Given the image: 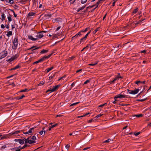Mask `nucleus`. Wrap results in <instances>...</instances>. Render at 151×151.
<instances>
[{
  "label": "nucleus",
  "instance_id": "bb28decb",
  "mask_svg": "<svg viewBox=\"0 0 151 151\" xmlns=\"http://www.w3.org/2000/svg\"><path fill=\"white\" fill-rule=\"evenodd\" d=\"M99 28H96L95 30L93 32V34H95L97 31H99Z\"/></svg>",
  "mask_w": 151,
  "mask_h": 151
},
{
  "label": "nucleus",
  "instance_id": "b1692460",
  "mask_svg": "<svg viewBox=\"0 0 151 151\" xmlns=\"http://www.w3.org/2000/svg\"><path fill=\"white\" fill-rule=\"evenodd\" d=\"M19 65H18L17 66H16L15 67H14V68L11 69L10 70H16L17 69H18V68H19Z\"/></svg>",
  "mask_w": 151,
  "mask_h": 151
},
{
  "label": "nucleus",
  "instance_id": "1a4fd4ad",
  "mask_svg": "<svg viewBox=\"0 0 151 151\" xmlns=\"http://www.w3.org/2000/svg\"><path fill=\"white\" fill-rule=\"evenodd\" d=\"M35 13L33 12H29L27 15V18L28 19H32L33 18V16L35 15Z\"/></svg>",
  "mask_w": 151,
  "mask_h": 151
},
{
  "label": "nucleus",
  "instance_id": "7ed1b4c3",
  "mask_svg": "<svg viewBox=\"0 0 151 151\" xmlns=\"http://www.w3.org/2000/svg\"><path fill=\"white\" fill-rule=\"evenodd\" d=\"M8 54L7 51L6 50H4L3 51L0 53V60L6 56Z\"/></svg>",
  "mask_w": 151,
  "mask_h": 151
},
{
  "label": "nucleus",
  "instance_id": "09e8293b",
  "mask_svg": "<svg viewBox=\"0 0 151 151\" xmlns=\"http://www.w3.org/2000/svg\"><path fill=\"white\" fill-rule=\"evenodd\" d=\"M6 145H4L3 146L1 147V149H4V148H6Z\"/></svg>",
  "mask_w": 151,
  "mask_h": 151
},
{
  "label": "nucleus",
  "instance_id": "4c0bfd02",
  "mask_svg": "<svg viewBox=\"0 0 151 151\" xmlns=\"http://www.w3.org/2000/svg\"><path fill=\"white\" fill-rule=\"evenodd\" d=\"M97 63H90V64H89L88 65H91V66H94V65H96L97 64Z\"/></svg>",
  "mask_w": 151,
  "mask_h": 151
},
{
  "label": "nucleus",
  "instance_id": "a211bd4d",
  "mask_svg": "<svg viewBox=\"0 0 151 151\" xmlns=\"http://www.w3.org/2000/svg\"><path fill=\"white\" fill-rule=\"evenodd\" d=\"M20 131H17L14 132H12V134L14 135H16L17 134H18L20 132Z\"/></svg>",
  "mask_w": 151,
  "mask_h": 151
},
{
  "label": "nucleus",
  "instance_id": "bf43d9fd",
  "mask_svg": "<svg viewBox=\"0 0 151 151\" xmlns=\"http://www.w3.org/2000/svg\"><path fill=\"white\" fill-rule=\"evenodd\" d=\"M76 0H70V3L73 4V3H74V2H75V1Z\"/></svg>",
  "mask_w": 151,
  "mask_h": 151
},
{
  "label": "nucleus",
  "instance_id": "4d7b16f0",
  "mask_svg": "<svg viewBox=\"0 0 151 151\" xmlns=\"http://www.w3.org/2000/svg\"><path fill=\"white\" fill-rule=\"evenodd\" d=\"M102 115H103V114H99L98 115H97L96 116V118H97L98 117L101 116Z\"/></svg>",
  "mask_w": 151,
  "mask_h": 151
},
{
  "label": "nucleus",
  "instance_id": "423d86ee",
  "mask_svg": "<svg viewBox=\"0 0 151 151\" xmlns=\"http://www.w3.org/2000/svg\"><path fill=\"white\" fill-rule=\"evenodd\" d=\"M60 86L59 85H58L53 87V88L52 89L50 88L47 90L46 92L50 91L51 92H54L56 91L58 88V87Z\"/></svg>",
  "mask_w": 151,
  "mask_h": 151
},
{
  "label": "nucleus",
  "instance_id": "72a5a7b5",
  "mask_svg": "<svg viewBox=\"0 0 151 151\" xmlns=\"http://www.w3.org/2000/svg\"><path fill=\"white\" fill-rule=\"evenodd\" d=\"M52 75H51L49 77V80L51 79L54 76H55V74H52Z\"/></svg>",
  "mask_w": 151,
  "mask_h": 151
},
{
  "label": "nucleus",
  "instance_id": "20e7f679",
  "mask_svg": "<svg viewBox=\"0 0 151 151\" xmlns=\"http://www.w3.org/2000/svg\"><path fill=\"white\" fill-rule=\"evenodd\" d=\"M122 93L123 92H122L120 94L115 96L114 97V99H116L118 98L121 99L122 98H127V96L122 94Z\"/></svg>",
  "mask_w": 151,
  "mask_h": 151
},
{
  "label": "nucleus",
  "instance_id": "2eb2a0df",
  "mask_svg": "<svg viewBox=\"0 0 151 151\" xmlns=\"http://www.w3.org/2000/svg\"><path fill=\"white\" fill-rule=\"evenodd\" d=\"M45 129V127H43L42 129V130L39 132V133L40 135H42L43 134H45V131L44 130Z\"/></svg>",
  "mask_w": 151,
  "mask_h": 151
},
{
  "label": "nucleus",
  "instance_id": "de8ad7c7",
  "mask_svg": "<svg viewBox=\"0 0 151 151\" xmlns=\"http://www.w3.org/2000/svg\"><path fill=\"white\" fill-rule=\"evenodd\" d=\"M145 19H143L142 20H140V21H139L138 22L136 23V24H140V23L143 21Z\"/></svg>",
  "mask_w": 151,
  "mask_h": 151
},
{
  "label": "nucleus",
  "instance_id": "f257e3e1",
  "mask_svg": "<svg viewBox=\"0 0 151 151\" xmlns=\"http://www.w3.org/2000/svg\"><path fill=\"white\" fill-rule=\"evenodd\" d=\"M44 35L42 33H40V32H38L36 33V35L35 36V38H34L32 36H28V38L32 41H36L41 38Z\"/></svg>",
  "mask_w": 151,
  "mask_h": 151
},
{
  "label": "nucleus",
  "instance_id": "dca6fc26",
  "mask_svg": "<svg viewBox=\"0 0 151 151\" xmlns=\"http://www.w3.org/2000/svg\"><path fill=\"white\" fill-rule=\"evenodd\" d=\"M48 51H49L48 50H45L43 49L42 51H41L40 53L41 54H43L45 53H47V52H48Z\"/></svg>",
  "mask_w": 151,
  "mask_h": 151
},
{
  "label": "nucleus",
  "instance_id": "a878e982",
  "mask_svg": "<svg viewBox=\"0 0 151 151\" xmlns=\"http://www.w3.org/2000/svg\"><path fill=\"white\" fill-rule=\"evenodd\" d=\"M9 16H8L7 18L9 22H10L12 20V19L11 18V15L10 14H9Z\"/></svg>",
  "mask_w": 151,
  "mask_h": 151
},
{
  "label": "nucleus",
  "instance_id": "f8f14e48",
  "mask_svg": "<svg viewBox=\"0 0 151 151\" xmlns=\"http://www.w3.org/2000/svg\"><path fill=\"white\" fill-rule=\"evenodd\" d=\"M34 128H31L28 131L26 132H24L23 133L25 134L31 133L32 132V131L34 130Z\"/></svg>",
  "mask_w": 151,
  "mask_h": 151
},
{
  "label": "nucleus",
  "instance_id": "9d476101",
  "mask_svg": "<svg viewBox=\"0 0 151 151\" xmlns=\"http://www.w3.org/2000/svg\"><path fill=\"white\" fill-rule=\"evenodd\" d=\"M18 57V55H15L9 59L8 61L11 62L14 60L15 59H17Z\"/></svg>",
  "mask_w": 151,
  "mask_h": 151
},
{
  "label": "nucleus",
  "instance_id": "79ce46f5",
  "mask_svg": "<svg viewBox=\"0 0 151 151\" xmlns=\"http://www.w3.org/2000/svg\"><path fill=\"white\" fill-rule=\"evenodd\" d=\"M29 138H27V139H25V143L26 144L28 143Z\"/></svg>",
  "mask_w": 151,
  "mask_h": 151
},
{
  "label": "nucleus",
  "instance_id": "412c9836",
  "mask_svg": "<svg viewBox=\"0 0 151 151\" xmlns=\"http://www.w3.org/2000/svg\"><path fill=\"white\" fill-rule=\"evenodd\" d=\"M112 141H113L112 140H111V139H109L105 141L104 142V143H108V142H111V143H112Z\"/></svg>",
  "mask_w": 151,
  "mask_h": 151
},
{
  "label": "nucleus",
  "instance_id": "473e14b6",
  "mask_svg": "<svg viewBox=\"0 0 151 151\" xmlns=\"http://www.w3.org/2000/svg\"><path fill=\"white\" fill-rule=\"evenodd\" d=\"M86 5H83V6H82L81 7L79 8L81 10L83 9L86 6Z\"/></svg>",
  "mask_w": 151,
  "mask_h": 151
},
{
  "label": "nucleus",
  "instance_id": "cd10ccee",
  "mask_svg": "<svg viewBox=\"0 0 151 151\" xmlns=\"http://www.w3.org/2000/svg\"><path fill=\"white\" fill-rule=\"evenodd\" d=\"M89 29V27H87L84 30H82V32L83 33H84L87 32Z\"/></svg>",
  "mask_w": 151,
  "mask_h": 151
},
{
  "label": "nucleus",
  "instance_id": "5701e85b",
  "mask_svg": "<svg viewBox=\"0 0 151 151\" xmlns=\"http://www.w3.org/2000/svg\"><path fill=\"white\" fill-rule=\"evenodd\" d=\"M28 143L29 144H32L35 142V141L32 140H29V139L28 142Z\"/></svg>",
  "mask_w": 151,
  "mask_h": 151
},
{
  "label": "nucleus",
  "instance_id": "3c124183",
  "mask_svg": "<svg viewBox=\"0 0 151 151\" xmlns=\"http://www.w3.org/2000/svg\"><path fill=\"white\" fill-rule=\"evenodd\" d=\"M40 62H40V60H37V61H36V62H34L33 63V64H36L38 63H40Z\"/></svg>",
  "mask_w": 151,
  "mask_h": 151
},
{
  "label": "nucleus",
  "instance_id": "0e129e2a",
  "mask_svg": "<svg viewBox=\"0 0 151 151\" xmlns=\"http://www.w3.org/2000/svg\"><path fill=\"white\" fill-rule=\"evenodd\" d=\"M20 147H14V148H12V149H11L10 150H16V149H17L18 148H19Z\"/></svg>",
  "mask_w": 151,
  "mask_h": 151
},
{
  "label": "nucleus",
  "instance_id": "2f4dec72",
  "mask_svg": "<svg viewBox=\"0 0 151 151\" xmlns=\"http://www.w3.org/2000/svg\"><path fill=\"white\" fill-rule=\"evenodd\" d=\"M79 103V102H76V103L72 104L70 105V106H73L76 105H77V104H78Z\"/></svg>",
  "mask_w": 151,
  "mask_h": 151
},
{
  "label": "nucleus",
  "instance_id": "338daca9",
  "mask_svg": "<svg viewBox=\"0 0 151 151\" xmlns=\"http://www.w3.org/2000/svg\"><path fill=\"white\" fill-rule=\"evenodd\" d=\"M25 1L22 0L20 1V2L21 4H24L25 3Z\"/></svg>",
  "mask_w": 151,
  "mask_h": 151
},
{
  "label": "nucleus",
  "instance_id": "c9c22d12",
  "mask_svg": "<svg viewBox=\"0 0 151 151\" xmlns=\"http://www.w3.org/2000/svg\"><path fill=\"white\" fill-rule=\"evenodd\" d=\"M138 11V8H137L134 10V11L133 12V13H134V14H136L137 12Z\"/></svg>",
  "mask_w": 151,
  "mask_h": 151
},
{
  "label": "nucleus",
  "instance_id": "7c9ffc66",
  "mask_svg": "<svg viewBox=\"0 0 151 151\" xmlns=\"http://www.w3.org/2000/svg\"><path fill=\"white\" fill-rule=\"evenodd\" d=\"M44 83H45V82H44L42 81V82H40L38 84V86H41L43 85L44 84Z\"/></svg>",
  "mask_w": 151,
  "mask_h": 151
},
{
  "label": "nucleus",
  "instance_id": "0eeeda50",
  "mask_svg": "<svg viewBox=\"0 0 151 151\" xmlns=\"http://www.w3.org/2000/svg\"><path fill=\"white\" fill-rule=\"evenodd\" d=\"M120 78H122V77L120 75V74L119 73L118 75L115 77L114 79L111 81V82L112 83H114L115 81L119 80Z\"/></svg>",
  "mask_w": 151,
  "mask_h": 151
},
{
  "label": "nucleus",
  "instance_id": "a18cd8bd",
  "mask_svg": "<svg viewBox=\"0 0 151 151\" xmlns=\"http://www.w3.org/2000/svg\"><path fill=\"white\" fill-rule=\"evenodd\" d=\"M9 3L11 4H13L14 3L13 0H9Z\"/></svg>",
  "mask_w": 151,
  "mask_h": 151
},
{
  "label": "nucleus",
  "instance_id": "e2e57ef3",
  "mask_svg": "<svg viewBox=\"0 0 151 151\" xmlns=\"http://www.w3.org/2000/svg\"><path fill=\"white\" fill-rule=\"evenodd\" d=\"M139 83H141V81H138L135 82V83L137 84H138Z\"/></svg>",
  "mask_w": 151,
  "mask_h": 151
},
{
  "label": "nucleus",
  "instance_id": "69168bd1",
  "mask_svg": "<svg viewBox=\"0 0 151 151\" xmlns=\"http://www.w3.org/2000/svg\"><path fill=\"white\" fill-rule=\"evenodd\" d=\"M69 147H70V145L69 144H68L65 146L66 148L67 149Z\"/></svg>",
  "mask_w": 151,
  "mask_h": 151
},
{
  "label": "nucleus",
  "instance_id": "9b49d317",
  "mask_svg": "<svg viewBox=\"0 0 151 151\" xmlns=\"http://www.w3.org/2000/svg\"><path fill=\"white\" fill-rule=\"evenodd\" d=\"M14 141L15 142H19L21 145H23L24 143V140L22 139H15Z\"/></svg>",
  "mask_w": 151,
  "mask_h": 151
},
{
  "label": "nucleus",
  "instance_id": "6e6552de",
  "mask_svg": "<svg viewBox=\"0 0 151 151\" xmlns=\"http://www.w3.org/2000/svg\"><path fill=\"white\" fill-rule=\"evenodd\" d=\"M53 53H52L51 54H50V55H48L47 56H44L42 58H41L40 59H39L40 61V62H41L44 60H45L46 59H47L48 58H49L50 57V56L52 55V54Z\"/></svg>",
  "mask_w": 151,
  "mask_h": 151
},
{
  "label": "nucleus",
  "instance_id": "ea45409f",
  "mask_svg": "<svg viewBox=\"0 0 151 151\" xmlns=\"http://www.w3.org/2000/svg\"><path fill=\"white\" fill-rule=\"evenodd\" d=\"M98 0V1L96 3V5H99L100 3L102 1V0Z\"/></svg>",
  "mask_w": 151,
  "mask_h": 151
},
{
  "label": "nucleus",
  "instance_id": "e433bc0d",
  "mask_svg": "<svg viewBox=\"0 0 151 151\" xmlns=\"http://www.w3.org/2000/svg\"><path fill=\"white\" fill-rule=\"evenodd\" d=\"M31 139L32 140L34 141L36 140V137L35 136H33L32 137Z\"/></svg>",
  "mask_w": 151,
  "mask_h": 151
},
{
  "label": "nucleus",
  "instance_id": "8fccbe9b",
  "mask_svg": "<svg viewBox=\"0 0 151 151\" xmlns=\"http://www.w3.org/2000/svg\"><path fill=\"white\" fill-rule=\"evenodd\" d=\"M90 81L89 80H87V81H86L84 83V84H87V83H88Z\"/></svg>",
  "mask_w": 151,
  "mask_h": 151
},
{
  "label": "nucleus",
  "instance_id": "6e6d98bb",
  "mask_svg": "<svg viewBox=\"0 0 151 151\" xmlns=\"http://www.w3.org/2000/svg\"><path fill=\"white\" fill-rule=\"evenodd\" d=\"M90 148V147H86V148H85L84 149H83V150H88Z\"/></svg>",
  "mask_w": 151,
  "mask_h": 151
},
{
  "label": "nucleus",
  "instance_id": "aec40b11",
  "mask_svg": "<svg viewBox=\"0 0 151 151\" xmlns=\"http://www.w3.org/2000/svg\"><path fill=\"white\" fill-rule=\"evenodd\" d=\"M143 116V115L141 114L135 115L134 116H136L138 118L142 117Z\"/></svg>",
  "mask_w": 151,
  "mask_h": 151
},
{
  "label": "nucleus",
  "instance_id": "c756f323",
  "mask_svg": "<svg viewBox=\"0 0 151 151\" xmlns=\"http://www.w3.org/2000/svg\"><path fill=\"white\" fill-rule=\"evenodd\" d=\"M88 0H81V3L82 4L86 3Z\"/></svg>",
  "mask_w": 151,
  "mask_h": 151
},
{
  "label": "nucleus",
  "instance_id": "58836bf2",
  "mask_svg": "<svg viewBox=\"0 0 151 151\" xmlns=\"http://www.w3.org/2000/svg\"><path fill=\"white\" fill-rule=\"evenodd\" d=\"M147 99V98H145L144 99H138V101L141 102H143L146 100Z\"/></svg>",
  "mask_w": 151,
  "mask_h": 151
},
{
  "label": "nucleus",
  "instance_id": "37998d69",
  "mask_svg": "<svg viewBox=\"0 0 151 151\" xmlns=\"http://www.w3.org/2000/svg\"><path fill=\"white\" fill-rule=\"evenodd\" d=\"M107 105V104L106 103H105V104H101V105H99V107H102L105 106V105Z\"/></svg>",
  "mask_w": 151,
  "mask_h": 151
},
{
  "label": "nucleus",
  "instance_id": "c03bdc74",
  "mask_svg": "<svg viewBox=\"0 0 151 151\" xmlns=\"http://www.w3.org/2000/svg\"><path fill=\"white\" fill-rule=\"evenodd\" d=\"M82 33V31H81V32H79L78 33H77L76 34V36H78V35L80 36V35H81Z\"/></svg>",
  "mask_w": 151,
  "mask_h": 151
},
{
  "label": "nucleus",
  "instance_id": "c85d7f7f",
  "mask_svg": "<svg viewBox=\"0 0 151 151\" xmlns=\"http://www.w3.org/2000/svg\"><path fill=\"white\" fill-rule=\"evenodd\" d=\"M29 91V90H28L27 89L25 88L24 89L20 91V92H27Z\"/></svg>",
  "mask_w": 151,
  "mask_h": 151
},
{
  "label": "nucleus",
  "instance_id": "39448f33",
  "mask_svg": "<svg viewBox=\"0 0 151 151\" xmlns=\"http://www.w3.org/2000/svg\"><path fill=\"white\" fill-rule=\"evenodd\" d=\"M127 90L129 93L134 95L137 94L139 92V88H137L134 90H130L129 89H128Z\"/></svg>",
  "mask_w": 151,
  "mask_h": 151
},
{
  "label": "nucleus",
  "instance_id": "13d9d810",
  "mask_svg": "<svg viewBox=\"0 0 151 151\" xmlns=\"http://www.w3.org/2000/svg\"><path fill=\"white\" fill-rule=\"evenodd\" d=\"M58 36V34H55L53 35V37L54 38H55L57 37Z\"/></svg>",
  "mask_w": 151,
  "mask_h": 151
},
{
  "label": "nucleus",
  "instance_id": "49530a36",
  "mask_svg": "<svg viewBox=\"0 0 151 151\" xmlns=\"http://www.w3.org/2000/svg\"><path fill=\"white\" fill-rule=\"evenodd\" d=\"M75 58V56H73L70 57L69 58V59L70 60H72L73 59H74Z\"/></svg>",
  "mask_w": 151,
  "mask_h": 151
},
{
  "label": "nucleus",
  "instance_id": "5fc2aeb1",
  "mask_svg": "<svg viewBox=\"0 0 151 151\" xmlns=\"http://www.w3.org/2000/svg\"><path fill=\"white\" fill-rule=\"evenodd\" d=\"M140 132H137L134 133V134L136 136H137L139 135L140 134Z\"/></svg>",
  "mask_w": 151,
  "mask_h": 151
},
{
  "label": "nucleus",
  "instance_id": "393cba45",
  "mask_svg": "<svg viewBox=\"0 0 151 151\" xmlns=\"http://www.w3.org/2000/svg\"><path fill=\"white\" fill-rule=\"evenodd\" d=\"M5 15L4 14H3L1 15V20L2 21H3L5 19Z\"/></svg>",
  "mask_w": 151,
  "mask_h": 151
},
{
  "label": "nucleus",
  "instance_id": "f3484780",
  "mask_svg": "<svg viewBox=\"0 0 151 151\" xmlns=\"http://www.w3.org/2000/svg\"><path fill=\"white\" fill-rule=\"evenodd\" d=\"M12 32L11 31L8 32L6 35L8 37H9L10 36L12 35Z\"/></svg>",
  "mask_w": 151,
  "mask_h": 151
},
{
  "label": "nucleus",
  "instance_id": "4468645a",
  "mask_svg": "<svg viewBox=\"0 0 151 151\" xmlns=\"http://www.w3.org/2000/svg\"><path fill=\"white\" fill-rule=\"evenodd\" d=\"M91 31H90L84 37L81 38L80 40V42H81L83 41V40H86L88 36V35L89 34V33H90Z\"/></svg>",
  "mask_w": 151,
  "mask_h": 151
},
{
  "label": "nucleus",
  "instance_id": "864d4df0",
  "mask_svg": "<svg viewBox=\"0 0 151 151\" xmlns=\"http://www.w3.org/2000/svg\"><path fill=\"white\" fill-rule=\"evenodd\" d=\"M57 125H58V124L56 123V124H55L54 125H51V128L54 127H55Z\"/></svg>",
  "mask_w": 151,
  "mask_h": 151
},
{
  "label": "nucleus",
  "instance_id": "680f3d73",
  "mask_svg": "<svg viewBox=\"0 0 151 151\" xmlns=\"http://www.w3.org/2000/svg\"><path fill=\"white\" fill-rule=\"evenodd\" d=\"M45 16L49 17H50L51 16V14H46Z\"/></svg>",
  "mask_w": 151,
  "mask_h": 151
},
{
  "label": "nucleus",
  "instance_id": "603ef678",
  "mask_svg": "<svg viewBox=\"0 0 151 151\" xmlns=\"http://www.w3.org/2000/svg\"><path fill=\"white\" fill-rule=\"evenodd\" d=\"M27 146V145L26 144L24 145L21 148V150L22 149H24Z\"/></svg>",
  "mask_w": 151,
  "mask_h": 151
},
{
  "label": "nucleus",
  "instance_id": "f704fd0d",
  "mask_svg": "<svg viewBox=\"0 0 151 151\" xmlns=\"http://www.w3.org/2000/svg\"><path fill=\"white\" fill-rule=\"evenodd\" d=\"M94 6V5H93L92 6H88L87 7V9H90Z\"/></svg>",
  "mask_w": 151,
  "mask_h": 151
},
{
  "label": "nucleus",
  "instance_id": "774afa93",
  "mask_svg": "<svg viewBox=\"0 0 151 151\" xmlns=\"http://www.w3.org/2000/svg\"><path fill=\"white\" fill-rule=\"evenodd\" d=\"M78 37V36H76V34L74 36H73V37H72V38L73 39H74V38H75L76 37Z\"/></svg>",
  "mask_w": 151,
  "mask_h": 151
},
{
  "label": "nucleus",
  "instance_id": "ddd939ff",
  "mask_svg": "<svg viewBox=\"0 0 151 151\" xmlns=\"http://www.w3.org/2000/svg\"><path fill=\"white\" fill-rule=\"evenodd\" d=\"M91 31H90L84 37L81 38L80 40V42H81L83 41V40H86L88 36V35L89 34V33H90Z\"/></svg>",
  "mask_w": 151,
  "mask_h": 151
},
{
  "label": "nucleus",
  "instance_id": "6ab92c4d",
  "mask_svg": "<svg viewBox=\"0 0 151 151\" xmlns=\"http://www.w3.org/2000/svg\"><path fill=\"white\" fill-rule=\"evenodd\" d=\"M53 68L54 67L53 66H52L51 68H47L46 69V71H47V72L48 73L49 71H50V70H52Z\"/></svg>",
  "mask_w": 151,
  "mask_h": 151
},
{
  "label": "nucleus",
  "instance_id": "a19ab883",
  "mask_svg": "<svg viewBox=\"0 0 151 151\" xmlns=\"http://www.w3.org/2000/svg\"><path fill=\"white\" fill-rule=\"evenodd\" d=\"M24 97H25V96L24 95H22V96L19 97L18 99H23Z\"/></svg>",
  "mask_w": 151,
  "mask_h": 151
},
{
  "label": "nucleus",
  "instance_id": "4be33fe9",
  "mask_svg": "<svg viewBox=\"0 0 151 151\" xmlns=\"http://www.w3.org/2000/svg\"><path fill=\"white\" fill-rule=\"evenodd\" d=\"M35 48L33 49L32 50H36L37 49H38L39 48H40V47H36L35 46H33L32 47H31L29 49H32L33 48H35Z\"/></svg>",
  "mask_w": 151,
  "mask_h": 151
},
{
  "label": "nucleus",
  "instance_id": "052dcab7",
  "mask_svg": "<svg viewBox=\"0 0 151 151\" xmlns=\"http://www.w3.org/2000/svg\"><path fill=\"white\" fill-rule=\"evenodd\" d=\"M75 83L73 82L72 83V84H71V86L72 87L74 86L75 85Z\"/></svg>",
  "mask_w": 151,
  "mask_h": 151
},
{
  "label": "nucleus",
  "instance_id": "f03ea898",
  "mask_svg": "<svg viewBox=\"0 0 151 151\" xmlns=\"http://www.w3.org/2000/svg\"><path fill=\"white\" fill-rule=\"evenodd\" d=\"M18 39L17 37H15L13 41V45L12 46V49L14 50H16L17 47L18 45Z\"/></svg>",
  "mask_w": 151,
  "mask_h": 151
}]
</instances>
